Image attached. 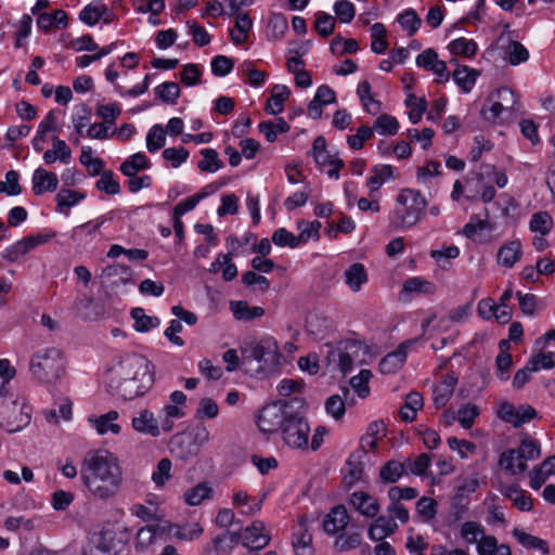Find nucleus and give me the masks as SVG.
Returning <instances> with one entry per match:
<instances>
[{
  "mask_svg": "<svg viewBox=\"0 0 555 555\" xmlns=\"http://www.w3.org/2000/svg\"><path fill=\"white\" fill-rule=\"evenodd\" d=\"M272 242L280 247L296 248L299 246L297 235H294L285 228H280L273 232Z\"/></svg>",
  "mask_w": 555,
  "mask_h": 555,
  "instance_id": "obj_62",
  "label": "nucleus"
},
{
  "mask_svg": "<svg viewBox=\"0 0 555 555\" xmlns=\"http://www.w3.org/2000/svg\"><path fill=\"white\" fill-rule=\"evenodd\" d=\"M553 227V219L546 211L534 214L530 220V230L540 232L542 235L547 234Z\"/></svg>",
  "mask_w": 555,
  "mask_h": 555,
  "instance_id": "obj_52",
  "label": "nucleus"
},
{
  "mask_svg": "<svg viewBox=\"0 0 555 555\" xmlns=\"http://www.w3.org/2000/svg\"><path fill=\"white\" fill-rule=\"evenodd\" d=\"M109 390L132 400L143 396L154 383L153 366L149 359L138 353H126L116 358L106 372Z\"/></svg>",
  "mask_w": 555,
  "mask_h": 555,
  "instance_id": "obj_1",
  "label": "nucleus"
},
{
  "mask_svg": "<svg viewBox=\"0 0 555 555\" xmlns=\"http://www.w3.org/2000/svg\"><path fill=\"white\" fill-rule=\"evenodd\" d=\"M453 79L465 92L470 91L476 82L477 73L468 67H459L453 72Z\"/></svg>",
  "mask_w": 555,
  "mask_h": 555,
  "instance_id": "obj_48",
  "label": "nucleus"
},
{
  "mask_svg": "<svg viewBox=\"0 0 555 555\" xmlns=\"http://www.w3.org/2000/svg\"><path fill=\"white\" fill-rule=\"evenodd\" d=\"M231 311L236 320L250 321L264 314V309L259 306L250 307L246 301H231Z\"/></svg>",
  "mask_w": 555,
  "mask_h": 555,
  "instance_id": "obj_30",
  "label": "nucleus"
},
{
  "mask_svg": "<svg viewBox=\"0 0 555 555\" xmlns=\"http://www.w3.org/2000/svg\"><path fill=\"white\" fill-rule=\"evenodd\" d=\"M312 535L308 532L307 522L300 520L293 533L292 544L296 552H311Z\"/></svg>",
  "mask_w": 555,
  "mask_h": 555,
  "instance_id": "obj_38",
  "label": "nucleus"
},
{
  "mask_svg": "<svg viewBox=\"0 0 555 555\" xmlns=\"http://www.w3.org/2000/svg\"><path fill=\"white\" fill-rule=\"evenodd\" d=\"M156 94L165 103L173 104L180 95V87L177 82H164L156 89Z\"/></svg>",
  "mask_w": 555,
  "mask_h": 555,
  "instance_id": "obj_60",
  "label": "nucleus"
},
{
  "mask_svg": "<svg viewBox=\"0 0 555 555\" xmlns=\"http://www.w3.org/2000/svg\"><path fill=\"white\" fill-rule=\"evenodd\" d=\"M169 447L171 453L181 460L192 459L199 453L198 443L190 434L175 435L170 440Z\"/></svg>",
  "mask_w": 555,
  "mask_h": 555,
  "instance_id": "obj_13",
  "label": "nucleus"
},
{
  "mask_svg": "<svg viewBox=\"0 0 555 555\" xmlns=\"http://www.w3.org/2000/svg\"><path fill=\"white\" fill-rule=\"evenodd\" d=\"M291 91L284 85H275L272 90V95L267 101L264 109L268 114L278 115L283 112V103L288 99Z\"/></svg>",
  "mask_w": 555,
  "mask_h": 555,
  "instance_id": "obj_29",
  "label": "nucleus"
},
{
  "mask_svg": "<svg viewBox=\"0 0 555 555\" xmlns=\"http://www.w3.org/2000/svg\"><path fill=\"white\" fill-rule=\"evenodd\" d=\"M372 377L370 370H361L350 379V385L360 398H366L370 393L369 380Z\"/></svg>",
  "mask_w": 555,
  "mask_h": 555,
  "instance_id": "obj_55",
  "label": "nucleus"
},
{
  "mask_svg": "<svg viewBox=\"0 0 555 555\" xmlns=\"http://www.w3.org/2000/svg\"><path fill=\"white\" fill-rule=\"evenodd\" d=\"M449 49L454 55L472 56L476 53L477 46L473 40L459 38L450 43Z\"/></svg>",
  "mask_w": 555,
  "mask_h": 555,
  "instance_id": "obj_61",
  "label": "nucleus"
},
{
  "mask_svg": "<svg viewBox=\"0 0 555 555\" xmlns=\"http://www.w3.org/2000/svg\"><path fill=\"white\" fill-rule=\"evenodd\" d=\"M289 128V125L283 118L276 119L275 122L269 120L258 125L259 132H261L270 143L274 142L280 133L287 132Z\"/></svg>",
  "mask_w": 555,
  "mask_h": 555,
  "instance_id": "obj_37",
  "label": "nucleus"
},
{
  "mask_svg": "<svg viewBox=\"0 0 555 555\" xmlns=\"http://www.w3.org/2000/svg\"><path fill=\"white\" fill-rule=\"evenodd\" d=\"M397 21L400 26L408 31V36L410 37L413 36L422 25V20L412 9L405 10L403 13L399 14Z\"/></svg>",
  "mask_w": 555,
  "mask_h": 555,
  "instance_id": "obj_47",
  "label": "nucleus"
},
{
  "mask_svg": "<svg viewBox=\"0 0 555 555\" xmlns=\"http://www.w3.org/2000/svg\"><path fill=\"white\" fill-rule=\"evenodd\" d=\"M436 291L435 285L422 278L413 276L404 281L402 286L403 293H417V294H434Z\"/></svg>",
  "mask_w": 555,
  "mask_h": 555,
  "instance_id": "obj_41",
  "label": "nucleus"
},
{
  "mask_svg": "<svg viewBox=\"0 0 555 555\" xmlns=\"http://www.w3.org/2000/svg\"><path fill=\"white\" fill-rule=\"evenodd\" d=\"M357 94L365 112L371 115L379 113L382 103L373 96L371 85L367 80H363L358 85Z\"/></svg>",
  "mask_w": 555,
  "mask_h": 555,
  "instance_id": "obj_27",
  "label": "nucleus"
},
{
  "mask_svg": "<svg viewBox=\"0 0 555 555\" xmlns=\"http://www.w3.org/2000/svg\"><path fill=\"white\" fill-rule=\"evenodd\" d=\"M292 412L291 402L287 401L267 404L258 414L257 425L262 433H276L282 429Z\"/></svg>",
  "mask_w": 555,
  "mask_h": 555,
  "instance_id": "obj_9",
  "label": "nucleus"
},
{
  "mask_svg": "<svg viewBox=\"0 0 555 555\" xmlns=\"http://www.w3.org/2000/svg\"><path fill=\"white\" fill-rule=\"evenodd\" d=\"M513 534L518 541V543L521 544L527 550L539 551L543 554H547L550 552L547 542L541 538L531 535L518 529H515L513 531Z\"/></svg>",
  "mask_w": 555,
  "mask_h": 555,
  "instance_id": "obj_36",
  "label": "nucleus"
},
{
  "mask_svg": "<svg viewBox=\"0 0 555 555\" xmlns=\"http://www.w3.org/2000/svg\"><path fill=\"white\" fill-rule=\"evenodd\" d=\"M107 13H109V9L106 4L93 1L80 11L79 20L88 26H94Z\"/></svg>",
  "mask_w": 555,
  "mask_h": 555,
  "instance_id": "obj_25",
  "label": "nucleus"
},
{
  "mask_svg": "<svg viewBox=\"0 0 555 555\" xmlns=\"http://www.w3.org/2000/svg\"><path fill=\"white\" fill-rule=\"evenodd\" d=\"M30 413L31 409L28 405H18L16 400L7 404L3 403L0 411V426L10 434L20 431L29 425Z\"/></svg>",
  "mask_w": 555,
  "mask_h": 555,
  "instance_id": "obj_10",
  "label": "nucleus"
},
{
  "mask_svg": "<svg viewBox=\"0 0 555 555\" xmlns=\"http://www.w3.org/2000/svg\"><path fill=\"white\" fill-rule=\"evenodd\" d=\"M81 479L94 498L108 500L120 490L122 469L114 454L108 451H95L85 459Z\"/></svg>",
  "mask_w": 555,
  "mask_h": 555,
  "instance_id": "obj_2",
  "label": "nucleus"
},
{
  "mask_svg": "<svg viewBox=\"0 0 555 555\" xmlns=\"http://www.w3.org/2000/svg\"><path fill=\"white\" fill-rule=\"evenodd\" d=\"M166 142L165 130L160 125H154L146 134V149L154 153L160 150Z\"/></svg>",
  "mask_w": 555,
  "mask_h": 555,
  "instance_id": "obj_50",
  "label": "nucleus"
},
{
  "mask_svg": "<svg viewBox=\"0 0 555 555\" xmlns=\"http://www.w3.org/2000/svg\"><path fill=\"white\" fill-rule=\"evenodd\" d=\"M334 12L341 23H350L356 15V8L349 0H339L334 4Z\"/></svg>",
  "mask_w": 555,
  "mask_h": 555,
  "instance_id": "obj_64",
  "label": "nucleus"
},
{
  "mask_svg": "<svg viewBox=\"0 0 555 555\" xmlns=\"http://www.w3.org/2000/svg\"><path fill=\"white\" fill-rule=\"evenodd\" d=\"M522 256L521 244L518 240L509 241L503 244L496 254L498 264L505 268H513Z\"/></svg>",
  "mask_w": 555,
  "mask_h": 555,
  "instance_id": "obj_21",
  "label": "nucleus"
},
{
  "mask_svg": "<svg viewBox=\"0 0 555 555\" xmlns=\"http://www.w3.org/2000/svg\"><path fill=\"white\" fill-rule=\"evenodd\" d=\"M167 532L178 540L192 541L203 533V528L198 522H188L182 526L169 524Z\"/></svg>",
  "mask_w": 555,
  "mask_h": 555,
  "instance_id": "obj_28",
  "label": "nucleus"
},
{
  "mask_svg": "<svg viewBox=\"0 0 555 555\" xmlns=\"http://www.w3.org/2000/svg\"><path fill=\"white\" fill-rule=\"evenodd\" d=\"M397 522L391 517L378 516L369 528V537L374 541H382L396 532Z\"/></svg>",
  "mask_w": 555,
  "mask_h": 555,
  "instance_id": "obj_24",
  "label": "nucleus"
},
{
  "mask_svg": "<svg viewBox=\"0 0 555 555\" xmlns=\"http://www.w3.org/2000/svg\"><path fill=\"white\" fill-rule=\"evenodd\" d=\"M461 535L467 543L478 544L481 535H485V530L478 522L466 521L462 525Z\"/></svg>",
  "mask_w": 555,
  "mask_h": 555,
  "instance_id": "obj_56",
  "label": "nucleus"
},
{
  "mask_svg": "<svg viewBox=\"0 0 555 555\" xmlns=\"http://www.w3.org/2000/svg\"><path fill=\"white\" fill-rule=\"evenodd\" d=\"M503 111L504 103L499 101L496 94L492 92L481 108V115L488 121H495Z\"/></svg>",
  "mask_w": 555,
  "mask_h": 555,
  "instance_id": "obj_42",
  "label": "nucleus"
},
{
  "mask_svg": "<svg viewBox=\"0 0 555 555\" xmlns=\"http://www.w3.org/2000/svg\"><path fill=\"white\" fill-rule=\"evenodd\" d=\"M249 352L253 359L259 363V371L270 374L278 370L281 353L278 343L272 337H263L249 345Z\"/></svg>",
  "mask_w": 555,
  "mask_h": 555,
  "instance_id": "obj_8",
  "label": "nucleus"
},
{
  "mask_svg": "<svg viewBox=\"0 0 555 555\" xmlns=\"http://www.w3.org/2000/svg\"><path fill=\"white\" fill-rule=\"evenodd\" d=\"M55 234H39L36 236H27L7 247L2 257L9 262H16L22 256L34 249L40 244H44L53 238Z\"/></svg>",
  "mask_w": 555,
  "mask_h": 555,
  "instance_id": "obj_11",
  "label": "nucleus"
},
{
  "mask_svg": "<svg viewBox=\"0 0 555 555\" xmlns=\"http://www.w3.org/2000/svg\"><path fill=\"white\" fill-rule=\"evenodd\" d=\"M150 168V162L147 157L139 152L128 157L120 165V171L125 176H134L138 175L139 171L145 170Z\"/></svg>",
  "mask_w": 555,
  "mask_h": 555,
  "instance_id": "obj_35",
  "label": "nucleus"
},
{
  "mask_svg": "<svg viewBox=\"0 0 555 555\" xmlns=\"http://www.w3.org/2000/svg\"><path fill=\"white\" fill-rule=\"evenodd\" d=\"M361 543V535L357 532L344 533L336 538L335 548L337 552H350L357 548Z\"/></svg>",
  "mask_w": 555,
  "mask_h": 555,
  "instance_id": "obj_57",
  "label": "nucleus"
},
{
  "mask_svg": "<svg viewBox=\"0 0 555 555\" xmlns=\"http://www.w3.org/2000/svg\"><path fill=\"white\" fill-rule=\"evenodd\" d=\"M371 172V176L366 179V185L371 192L378 191L383 183L395 178L393 167L390 165H376Z\"/></svg>",
  "mask_w": 555,
  "mask_h": 555,
  "instance_id": "obj_26",
  "label": "nucleus"
},
{
  "mask_svg": "<svg viewBox=\"0 0 555 555\" xmlns=\"http://www.w3.org/2000/svg\"><path fill=\"white\" fill-rule=\"evenodd\" d=\"M203 159L198 162L197 167L203 172H216L223 167L222 160L214 149H203L201 151Z\"/></svg>",
  "mask_w": 555,
  "mask_h": 555,
  "instance_id": "obj_39",
  "label": "nucleus"
},
{
  "mask_svg": "<svg viewBox=\"0 0 555 555\" xmlns=\"http://www.w3.org/2000/svg\"><path fill=\"white\" fill-rule=\"evenodd\" d=\"M28 369L36 382L55 384L65 375L63 352L55 347L39 349L31 354Z\"/></svg>",
  "mask_w": 555,
  "mask_h": 555,
  "instance_id": "obj_4",
  "label": "nucleus"
},
{
  "mask_svg": "<svg viewBox=\"0 0 555 555\" xmlns=\"http://www.w3.org/2000/svg\"><path fill=\"white\" fill-rule=\"evenodd\" d=\"M37 25L40 29L50 30L51 28L66 27L67 14L64 10H55L52 13H41L37 18Z\"/></svg>",
  "mask_w": 555,
  "mask_h": 555,
  "instance_id": "obj_32",
  "label": "nucleus"
},
{
  "mask_svg": "<svg viewBox=\"0 0 555 555\" xmlns=\"http://www.w3.org/2000/svg\"><path fill=\"white\" fill-rule=\"evenodd\" d=\"M282 439L292 449L305 450L308 448L310 426L300 412H292L280 430Z\"/></svg>",
  "mask_w": 555,
  "mask_h": 555,
  "instance_id": "obj_7",
  "label": "nucleus"
},
{
  "mask_svg": "<svg viewBox=\"0 0 555 555\" xmlns=\"http://www.w3.org/2000/svg\"><path fill=\"white\" fill-rule=\"evenodd\" d=\"M90 543L94 546V551L112 555L122 553L125 546L120 540L117 543L115 542L113 532L94 533L90 538ZM91 552H93V550H91Z\"/></svg>",
  "mask_w": 555,
  "mask_h": 555,
  "instance_id": "obj_17",
  "label": "nucleus"
},
{
  "mask_svg": "<svg viewBox=\"0 0 555 555\" xmlns=\"http://www.w3.org/2000/svg\"><path fill=\"white\" fill-rule=\"evenodd\" d=\"M364 464L361 452H353L346 462L344 470V481L348 487L354 486L362 479Z\"/></svg>",
  "mask_w": 555,
  "mask_h": 555,
  "instance_id": "obj_22",
  "label": "nucleus"
},
{
  "mask_svg": "<svg viewBox=\"0 0 555 555\" xmlns=\"http://www.w3.org/2000/svg\"><path fill=\"white\" fill-rule=\"evenodd\" d=\"M540 454V447L534 440L524 439L517 449L501 454L499 465L512 475L521 474L527 470V461L538 459Z\"/></svg>",
  "mask_w": 555,
  "mask_h": 555,
  "instance_id": "obj_6",
  "label": "nucleus"
},
{
  "mask_svg": "<svg viewBox=\"0 0 555 555\" xmlns=\"http://www.w3.org/2000/svg\"><path fill=\"white\" fill-rule=\"evenodd\" d=\"M59 179L54 172L44 168H37L33 175V191L36 195L44 192H54L57 189Z\"/></svg>",
  "mask_w": 555,
  "mask_h": 555,
  "instance_id": "obj_19",
  "label": "nucleus"
},
{
  "mask_svg": "<svg viewBox=\"0 0 555 555\" xmlns=\"http://www.w3.org/2000/svg\"><path fill=\"white\" fill-rule=\"evenodd\" d=\"M83 198V193L69 189H62L55 196L56 210L67 215L68 210Z\"/></svg>",
  "mask_w": 555,
  "mask_h": 555,
  "instance_id": "obj_33",
  "label": "nucleus"
},
{
  "mask_svg": "<svg viewBox=\"0 0 555 555\" xmlns=\"http://www.w3.org/2000/svg\"><path fill=\"white\" fill-rule=\"evenodd\" d=\"M349 503L358 513L367 518L376 517L380 509L378 500L363 491L353 492Z\"/></svg>",
  "mask_w": 555,
  "mask_h": 555,
  "instance_id": "obj_14",
  "label": "nucleus"
},
{
  "mask_svg": "<svg viewBox=\"0 0 555 555\" xmlns=\"http://www.w3.org/2000/svg\"><path fill=\"white\" fill-rule=\"evenodd\" d=\"M405 472V462L389 461L380 467L379 478L384 483H393L397 482Z\"/></svg>",
  "mask_w": 555,
  "mask_h": 555,
  "instance_id": "obj_34",
  "label": "nucleus"
},
{
  "mask_svg": "<svg viewBox=\"0 0 555 555\" xmlns=\"http://www.w3.org/2000/svg\"><path fill=\"white\" fill-rule=\"evenodd\" d=\"M506 52L508 55V62L514 66L519 65L529 59L528 50L518 41H511L506 48Z\"/></svg>",
  "mask_w": 555,
  "mask_h": 555,
  "instance_id": "obj_59",
  "label": "nucleus"
},
{
  "mask_svg": "<svg viewBox=\"0 0 555 555\" xmlns=\"http://www.w3.org/2000/svg\"><path fill=\"white\" fill-rule=\"evenodd\" d=\"M240 540H242V544L248 551H260L269 544L271 535L266 529L263 521L254 520L250 526L243 529L240 533H231L227 531L222 535L216 537L212 540L215 552H225L227 550L222 546V544H237Z\"/></svg>",
  "mask_w": 555,
  "mask_h": 555,
  "instance_id": "obj_5",
  "label": "nucleus"
},
{
  "mask_svg": "<svg viewBox=\"0 0 555 555\" xmlns=\"http://www.w3.org/2000/svg\"><path fill=\"white\" fill-rule=\"evenodd\" d=\"M330 50L337 55L353 54L359 50V46L356 39H344L340 35H337L332 39Z\"/></svg>",
  "mask_w": 555,
  "mask_h": 555,
  "instance_id": "obj_44",
  "label": "nucleus"
},
{
  "mask_svg": "<svg viewBox=\"0 0 555 555\" xmlns=\"http://www.w3.org/2000/svg\"><path fill=\"white\" fill-rule=\"evenodd\" d=\"M371 50L376 54H382L388 48L386 40V27L382 23H375L371 26Z\"/></svg>",
  "mask_w": 555,
  "mask_h": 555,
  "instance_id": "obj_43",
  "label": "nucleus"
},
{
  "mask_svg": "<svg viewBox=\"0 0 555 555\" xmlns=\"http://www.w3.org/2000/svg\"><path fill=\"white\" fill-rule=\"evenodd\" d=\"M345 283L351 292L358 293L361 291L362 285L367 283L369 276L365 267L356 262L352 263L344 273Z\"/></svg>",
  "mask_w": 555,
  "mask_h": 555,
  "instance_id": "obj_23",
  "label": "nucleus"
},
{
  "mask_svg": "<svg viewBox=\"0 0 555 555\" xmlns=\"http://www.w3.org/2000/svg\"><path fill=\"white\" fill-rule=\"evenodd\" d=\"M372 129L373 131L376 130L382 135H393L398 132L399 122L396 117L382 114L375 120Z\"/></svg>",
  "mask_w": 555,
  "mask_h": 555,
  "instance_id": "obj_45",
  "label": "nucleus"
},
{
  "mask_svg": "<svg viewBox=\"0 0 555 555\" xmlns=\"http://www.w3.org/2000/svg\"><path fill=\"white\" fill-rule=\"evenodd\" d=\"M298 228L300 230L299 235H297L298 244L302 245L309 242L310 240L317 241L319 240V231L321 228V223L319 221H299Z\"/></svg>",
  "mask_w": 555,
  "mask_h": 555,
  "instance_id": "obj_49",
  "label": "nucleus"
},
{
  "mask_svg": "<svg viewBox=\"0 0 555 555\" xmlns=\"http://www.w3.org/2000/svg\"><path fill=\"white\" fill-rule=\"evenodd\" d=\"M118 418L117 411H109L96 418H89V422L93 423L94 428L100 435H104L108 431L117 435L120 433V426L115 423Z\"/></svg>",
  "mask_w": 555,
  "mask_h": 555,
  "instance_id": "obj_31",
  "label": "nucleus"
},
{
  "mask_svg": "<svg viewBox=\"0 0 555 555\" xmlns=\"http://www.w3.org/2000/svg\"><path fill=\"white\" fill-rule=\"evenodd\" d=\"M211 488L205 483H198L184 493V500L189 505L196 506L209 498Z\"/></svg>",
  "mask_w": 555,
  "mask_h": 555,
  "instance_id": "obj_51",
  "label": "nucleus"
},
{
  "mask_svg": "<svg viewBox=\"0 0 555 555\" xmlns=\"http://www.w3.org/2000/svg\"><path fill=\"white\" fill-rule=\"evenodd\" d=\"M171 461L162 459L157 463L156 470L152 474V480L157 487H163L171 478Z\"/></svg>",
  "mask_w": 555,
  "mask_h": 555,
  "instance_id": "obj_63",
  "label": "nucleus"
},
{
  "mask_svg": "<svg viewBox=\"0 0 555 555\" xmlns=\"http://www.w3.org/2000/svg\"><path fill=\"white\" fill-rule=\"evenodd\" d=\"M184 415L185 413L180 406L171 403L166 404L163 408L160 415L162 429L166 433L171 431L175 426L172 418H182Z\"/></svg>",
  "mask_w": 555,
  "mask_h": 555,
  "instance_id": "obj_46",
  "label": "nucleus"
},
{
  "mask_svg": "<svg viewBox=\"0 0 555 555\" xmlns=\"http://www.w3.org/2000/svg\"><path fill=\"white\" fill-rule=\"evenodd\" d=\"M361 349V345L357 341H348L345 344L344 349L333 350L328 353V358L334 361L338 360V367L347 374L353 367V357Z\"/></svg>",
  "mask_w": 555,
  "mask_h": 555,
  "instance_id": "obj_18",
  "label": "nucleus"
},
{
  "mask_svg": "<svg viewBox=\"0 0 555 555\" xmlns=\"http://www.w3.org/2000/svg\"><path fill=\"white\" fill-rule=\"evenodd\" d=\"M427 201L422 193L414 189H402L396 198V206L390 216V225L404 230L417 224L423 216Z\"/></svg>",
  "mask_w": 555,
  "mask_h": 555,
  "instance_id": "obj_3",
  "label": "nucleus"
},
{
  "mask_svg": "<svg viewBox=\"0 0 555 555\" xmlns=\"http://www.w3.org/2000/svg\"><path fill=\"white\" fill-rule=\"evenodd\" d=\"M131 317L134 320V328L138 332H147L160 324L157 317L146 315L142 308H133L131 310Z\"/></svg>",
  "mask_w": 555,
  "mask_h": 555,
  "instance_id": "obj_40",
  "label": "nucleus"
},
{
  "mask_svg": "<svg viewBox=\"0 0 555 555\" xmlns=\"http://www.w3.org/2000/svg\"><path fill=\"white\" fill-rule=\"evenodd\" d=\"M95 186L98 190L105 192L108 195H116L120 192V184L114 179L111 170L102 172L100 179L96 181Z\"/></svg>",
  "mask_w": 555,
  "mask_h": 555,
  "instance_id": "obj_54",
  "label": "nucleus"
},
{
  "mask_svg": "<svg viewBox=\"0 0 555 555\" xmlns=\"http://www.w3.org/2000/svg\"><path fill=\"white\" fill-rule=\"evenodd\" d=\"M349 522V515L344 505H337L326 515L323 528L325 532L335 534L344 530Z\"/></svg>",
  "mask_w": 555,
  "mask_h": 555,
  "instance_id": "obj_20",
  "label": "nucleus"
},
{
  "mask_svg": "<svg viewBox=\"0 0 555 555\" xmlns=\"http://www.w3.org/2000/svg\"><path fill=\"white\" fill-rule=\"evenodd\" d=\"M20 175L15 170H10L5 173V181H0V193H5L9 196H16L22 193L20 185Z\"/></svg>",
  "mask_w": 555,
  "mask_h": 555,
  "instance_id": "obj_53",
  "label": "nucleus"
},
{
  "mask_svg": "<svg viewBox=\"0 0 555 555\" xmlns=\"http://www.w3.org/2000/svg\"><path fill=\"white\" fill-rule=\"evenodd\" d=\"M413 344L411 340L402 343L395 351L389 352L379 361V371L383 374H392L400 370L406 360L408 348Z\"/></svg>",
  "mask_w": 555,
  "mask_h": 555,
  "instance_id": "obj_15",
  "label": "nucleus"
},
{
  "mask_svg": "<svg viewBox=\"0 0 555 555\" xmlns=\"http://www.w3.org/2000/svg\"><path fill=\"white\" fill-rule=\"evenodd\" d=\"M131 426L139 434L149 435L151 437L160 436V421L149 409H142L132 417Z\"/></svg>",
  "mask_w": 555,
  "mask_h": 555,
  "instance_id": "obj_12",
  "label": "nucleus"
},
{
  "mask_svg": "<svg viewBox=\"0 0 555 555\" xmlns=\"http://www.w3.org/2000/svg\"><path fill=\"white\" fill-rule=\"evenodd\" d=\"M314 27L320 36L326 38L332 35L335 29V18L327 13L318 12L315 14Z\"/></svg>",
  "mask_w": 555,
  "mask_h": 555,
  "instance_id": "obj_58",
  "label": "nucleus"
},
{
  "mask_svg": "<svg viewBox=\"0 0 555 555\" xmlns=\"http://www.w3.org/2000/svg\"><path fill=\"white\" fill-rule=\"evenodd\" d=\"M101 278L108 281L114 287L133 283L131 269L121 263L105 267L102 270Z\"/></svg>",
  "mask_w": 555,
  "mask_h": 555,
  "instance_id": "obj_16",
  "label": "nucleus"
}]
</instances>
